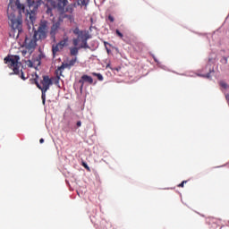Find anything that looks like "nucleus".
<instances>
[{
  "label": "nucleus",
  "mask_w": 229,
  "mask_h": 229,
  "mask_svg": "<svg viewBox=\"0 0 229 229\" xmlns=\"http://www.w3.org/2000/svg\"><path fill=\"white\" fill-rule=\"evenodd\" d=\"M47 33V22L42 21L39 24L38 30L34 31L33 36L26 37L24 40L25 50L21 51L22 56H29L35 51V47H37V40H44L46 38Z\"/></svg>",
  "instance_id": "1"
},
{
  "label": "nucleus",
  "mask_w": 229,
  "mask_h": 229,
  "mask_svg": "<svg viewBox=\"0 0 229 229\" xmlns=\"http://www.w3.org/2000/svg\"><path fill=\"white\" fill-rule=\"evenodd\" d=\"M68 0H57L56 1H51L49 2L50 6H53V8H56L58 12L61 13V17L63 19H68L69 21H72V12H74V8L77 7L76 2H73L72 4H70ZM66 6V8H65Z\"/></svg>",
  "instance_id": "2"
},
{
  "label": "nucleus",
  "mask_w": 229,
  "mask_h": 229,
  "mask_svg": "<svg viewBox=\"0 0 229 229\" xmlns=\"http://www.w3.org/2000/svg\"><path fill=\"white\" fill-rule=\"evenodd\" d=\"M21 58L19 55H8L4 57V62L8 65L9 69L13 70L12 74H16L17 76H20V78L23 81L27 80L24 76V72H22V63L19 62Z\"/></svg>",
  "instance_id": "3"
},
{
  "label": "nucleus",
  "mask_w": 229,
  "mask_h": 229,
  "mask_svg": "<svg viewBox=\"0 0 229 229\" xmlns=\"http://www.w3.org/2000/svg\"><path fill=\"white\" fill-rule=\"evenodd\" d=\"M37 78H38V75H36V79H32L30 81L31 83H35L39 90H41L42 104L46 105V92H47L51 85H53V79L49 78L47 75H44L43 80L40 81L42 85H40Z\"/></svg>",
  "instance_id": "4"
},
{
  "label": "nucleus",
  "mask_w": 229,
  "mask_h": 229,
  "mask_svg": "<svg viewBox=\"0 0 229 229\" xmlns=\"http://www.w3.org/2000/svg\"><path fill=\"white\" fill-rule=\"evenodd\" d=\"M27 6L29 7L26 14L27 19H29L31 24H33L37 20V12L38 10V6H40V1L27 0Z\"/></svg>",
  "instance_id": "5"
},
{
  "label": "nucleus",
  "mask_w": 229,
  "mask_h": 229,
  "mask_svg": "<svg viewBox=\"0 0 229 229\" xmlns=\"http://www.w3.org/2000/svg\"><path fill=\"white\" fill-rule=\"evenodd\" d=\"M7 13L8 19L11 22V28H13L14 31L17 30L18 35L19 33H22V20L21 18H17V16H15V13H10V9H8Z\"/></svg>",
  "instance_id": "6"
},
{
  "label": "nucleus",
  "mask_w": 229,
  "mask_h": 229,
  "mask_svg": "<svg viewBox=\"0 0 229 229\" xmlns=\"http://www.w3.org/2000/svg\"><path fill=\"white\" fill-rule=\"evenodd\" d=\"M73 33H74V35H78L77 38L72 39V44H73V46L76 47V46H78V44H80L81 38H83V37H85V32H83V30H80V28L76 27L73 30Z\"/></svg>",
  "instance_id": "7"
},
{
  "label": "nucleus",
  "mask_w": 229,
  "mask_h": 229,
  "mask_svg": "<svg viewBox=\"0 0 229 229\" xmlns=\"http://www.w3.org/2000/svg\"><path fill=\"white\" fill-rule=\"evenodd\" d=\"M79 83H81V90H83V86L85 85V83L92 85L94 83V79H92L89 75H82L81 77V80L79 81Z\"/></svg>",
  "instance_id": "8"
},
{
  "label": "nucleus",
  "mask_w": 229,
  "mask_h": 229,
  "mask_svg": "<svg viewBox=\"0 0 229 229\" xmlns=\"http://www.w3.org/2000/svg\"><path fill=\"white\" fill-rule=\"evenodd\" d=\"M15 4V6L17 7L18 10H20V12H25V6L23 4H21V2L19 0H10L9 3V6H12L13 4Z\"/></svg>",
  "instance_id": "9"
},
{
  "label": "nucleus",
  "mask_w": 229,
  "mask_h": 229,
  "mask_svg": "<svg viewBox=\"0 0 229 229\" xmlns=\"http://www.w3.org/2000/svg\"><path fill=\"white\" fill-rule=\"evenodd\" d=\"M81 40L82 44L79 47V49H87V47H89V44L87 43V40H89V34L85 33L83 38H81Z\"/></svg>",
  "instance_id": "10"
},
{
  "label": "nucleus",
  "mask_w": 229,
  "mask_h": 229,
  "mask_svg": "<svg viewBox=\"0 0 229 229\" xmlns=\"http://www.w3.org/2000/svg\"><path fill=\"white\" fill-rule=\"evenodd\" d=\"M60 69L59 70H55V78H52V81L53 83H55V85H59L60 83V76H62V72H60ZM58 72H60V73H58Z\"/></svg>",
  "instance_id": "11"
},
{
  "label": "nucleus",
  "mask_w": 229,
  "mask_h": 229,
  "mask_svg": "<svg viewBox=\"0 0 229 229\" xmlns=\"http://www.w3.org/2000/svg\"><path fill=\"white\" fill-rule=\"evenodd\" d=\"M63 48L60 47L58 43L56 45L52 46V54L54 58L56 56V53H59V51H62Z\"/></svg>",
  "instance_id": "12"
},
{
  "label": "nucleus",
  "mask_w": 229,
  "mask_h": 229,
  "mask_svg": "<svg viewBox=\"0 0 229 229\" xmlns=\"http://www.w3.org/2000/svg\"><path fill=\"white\" fill-rule=\"evenodd\" d=\"M77 60H78V58L74 57L72 60H70L67 63H65L64 64H63V65L64 66V68L73 67V65L76 64Z\"/></svg>",
  "instance_id": "13"
},
{
  "label": "nucleus",
  "mask_w": 229,
  "mask_h": 229,
  "mask_svg": "<svg viewBox=\"0 0 229 229\" xmlns=\"http://www.w3.org/2000/svg\"><path fill=\"white\" fill-rule=\"evenodd\" d=\"M78 51H80V47L78 46H74V47L70 48V55L72 56L78 55Z\"/></svg>",
  "instance_id": "14"
},
{
  "label": "nucleus",
  "mask_w": 229,
  "mask_h": 229,
  "mask_svg": "<svg viewBox=\"0 0 229 229\" xmlns=\"http://www.w3.org/2000/svg\"><path fill=\"white\" fill-rule=\"evenodd\" d=\"M51 1H53V0L48 1L47 4V15H50V17H53V8H55V7H53L51 4H49V3H51Z\"/></svg>",
  "instance_id": "15"
},
{
  "label": "nucleus",
  "mask_w": 229,
  "mask_h": 229,
  "mask_svg": "<svg viewBox=\"0 0 229 229\" xmlns=\"http://www.w3.org/2000/svg\"><path fill=\"white\" fill-rule=\"evenodd\" d=\"M67 42H69V38H64L63 40H61L59 43H57V45L64 49V47H65V46H67Z\"/></svg>",
  "instance_id": "16"
},
{
  "label": "nucleus",
  "mask_w": 229,
  "mask_h": 229,
  "mask_svg": "<svg viewBox=\"0 0 229 229\" xmlns=\"http://www.w3.org/2000/svg\"><path fill=\"white\" fill-rule=\"evenodd\" d=\"M77 6H87L89 2L87 0H78L76 3Z\"/></svg>",
  "instance_id": "17"
},
{
  "label": "nucleus",
  "mask_w": 229,
  "mask_h": 229,
  "mask_svg": "<svg viewBox=\"0 0 229 229\" xmlns=\"http://www.w3.org/2000/svg\"><path fill=\"white\" fill-rule=\"evenodd\" d=\"M92 75L96 76L98 78V81H103V75L101 73L93 72Z\"/></svg>",
  "instance_id": "18"
},
{
  "label": "nucleus",
  "mask_w": 229,
  "mask_h": 229,
  "mask_svg": "<svg viewBox=\"0 0 229 229\" xmlns=\"http://www.w3.org/2000/svg\"><path fill=\"white\" fill-rule=\"evenodd\" d=\"M219 85H220V87H222L223 89H228V88H229L228 84H227L226 82L223 81H221L219 82Z\"/></svg>",
  "instance_id": "19"
},
{
  "label": "nucleus",
  "mask_w": 229,
  "mask_h": 229,
  "mask_svg": "<svg viewBox=\"0 0 229 229\" xmlns=\"http://www.w3.org/2000/svg\"><path fill=\"white\" fill-rule=\"evenodd\" d=\"M64 69H65V66L64 65V64H62L61 66H59L57 69H56V71H59L58 72V74H60V72H61V76H62V72H64Z\"/></svg>",
  "instance_id": "20"
},
{
  "label": "nucleus",
  "mask_w": 229,
  "mask_h": 229,
  "mask_svg": "<svg viewBox=\"0 0 229 229\" xmlns=\"http://www.w3.org/2000/svg\"><path fill=\"white\" fill-rule=\"evenodd\" d=\"M81 165L83 166L84 169L90 171V167H89V165L85 161L81 162Z\"/></svg>",
  "instance_id": "21"
},
{
  "label": "nucleus",
  "mask_w": 229,
  "mask_h": 229,
  "mask_svg": "<svg viewBox=\"0 0 229 229\" xmlns=\"http://www.w3.org/2000/svg\"><path fill=\"white\" fill-rule=\"evenodd\" d=\"M221 64H224L225 65H226V64H228V57H222V59L220 60Z\"/></svg>",
  "instance_id": "22"
},
{
  "label": "nucleus",
  "mask_w": 229,
  "mask_h": 229,
  "mask_svg": "<svg viewBox=\"0 0 229 229\" xmlns=\"http://www.w3.org/2000/svg\"><path fill=\"white\" fill-rule=\"evenodd\" d=\"M58 30V23H55L52 26V31H56Z\"/></svg>",
  "instance_id": "23"
},
{
  "label": "nucleus",
  "mask_w": 229,
  "mask_h": 229,
  "mask_svg": "<svg viewBox=\"0 0 229 229\" xmlns=\"http://www.w3.org/2000/svg\"><path fill=\"white\" fill-rule=\"evenodd\" d=\"M116 35L118 36V37H120V38H123V33H121V31H119V30H116Z\"/></svg>",
  "instance_id": "24"
},
{
  "label": "nucleus",
  "mask_w": 229,
  "mask_h": 229,
  "mask_svg": "<svg viewBox=\"0 0 229 229\" xmlns=\"http://www.w3.org/2000/svg\"><path fill=\"white\" fill-rule=\"evenodd\" d=\"M185 183H187V181H182V182L178 185V187L183 188L184 185H185Z\"/></svg>",
  "instance_id": "25"
},
{
  "label": "nucleus",
  "mask_w": 229,
  "mask_h": 229,
  "mask_svg": "<svg viewBox=\"0 0 229 229\" xmlns=\"http://www.w3.org/2000/svg\"><path fill=\"white\" fill-rule=\"evenodd\" d=\"M108 21H110V22H114V21H115V20H114V16L109 15L108 16Z\"/></svg>",
  "instance_id": "26"
},
{
  "label": "nucleus",
  "mask_w": 229,
  "mask_h": 229,
  "mask_svg": "<svg viewBox=\"0 0 229 229\" xmlns=\"http://www.w3.org/2000/svg\"><path fill=\"white\" fill-rule=\"evenodd\" d=\"M202 76V78H210V73H208V74H206V75H201Z\"/></svg>",
  "instance_id": "27"
},
{
  "label": "nucleus",
  "mask_w": 229,
  "mask_h": 229,
  "mask_svg": "<svg viewBox=\"0 0 229 229\" xmlns=\"http://www.w3.org/2000/svg\"><path fill=\"white\" fill-rule=\"evenodd\" d=\"M36 62H38V65H40V57H37Z\"/></svg>",
  "instance_id": "28"
},
{
  "label": "nucleus",
  "mask_w": 229,
  "mask_h": 229,
  "mask_svg": "<svg viewBox=\"0 0 229 229\" xmlns=\"http://www.w3.org/2000/svg\"><path fill=\"white\" fill-rule=\"evenodd\" d=\"M77 126H78V128H80V126H81V121L77 122Z\"/></svg>",
  "instance_id": "29"
},
{
  "label": "nucleus",
  "mask_w": 229,
  "mask_h": 229,
  "mask_svg": "<svg viewBox=\"0 0 229 229\" xmlns=\"http://www.w3.org/2000/svg\"><path fill=\"white\" fill-rule=\"evenodd\" d=\"M39 143H40V144H44V139L41 138V139L39 140Z\"/></svg>",
  "instance_id": "30"
},
{
  "label": "nucleus",
  "mask_w": 229,
  "mask_h": 229,
  "mask_svg": "<svg viewBox=\"0 0 229 229\" xmlns=\"http://www.w3.org/2000/svg\"><path fill=\"white\" fill-rule=\"evenodd\" d=\"M106 51H107V53H110V50L108 48H106Z\"/></svg>",
  "instance_id": "31"
},
{
  "label": "nucleus",
  "mask_w": 229,
  "mask_h": 229,
  "mask_svg": "<svg viewBox=\"0 0 229 229\" xmlns=\"http://www.w3.org/2000/svg\"><path fill=\"white\" fill-rule=\"evenodd\" d=\"M104 44H105V46H106V42H105Z\"/></svg>",
  "instance_id": "32"
}]
</instances>
